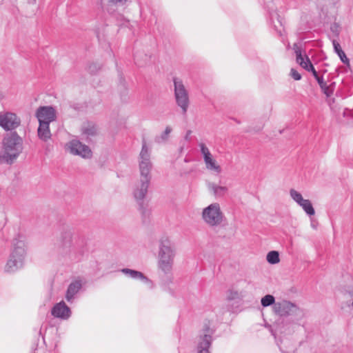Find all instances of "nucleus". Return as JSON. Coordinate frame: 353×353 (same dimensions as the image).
Returning a JSON list of instances; mask_svg holds the SVG:
<instances>
[{"label": "nucleus", "instance_id": "f257e3e1", "mask_svg": "<svg viewBox=\"0 0 353 353\" xmlns=\"http://www.w3.org/2000/svg\"><path fill=\"white\" fill-rule=\"evenodd\" d=\"M86 239L75 235L71 229L63 230L58 246V252L72 262L81 261L87 252Z\"/></svg>", "mask_w": 353, "mask_h": 353}, {"label": "nucleus", "instance_id": "f03ea898", "mask_svg": "<svg viewBox=\"0 0 353 353\" xmlns=\"http://www.w3.org/2000/svg\"><path fill=\"white\" fill-rule=\"evenodd\" d=\"M2 145L0 163L11 165L22 152L23 139L17 132H10L3 137Z\"/></svg>", "mask_w": 353, "mask_h": 353}, {"label": "nucleus", "instance_id": "7ed1b4c3", "mask_svg": "<svg viewBox=\"0 0 353 353\" xmlns=\"http://www.w3.org/2000/svg\"><path fill=\"white\" fill-rule=\"evenodd\" d=\"M294 49L296 54V62L305 70L312 72V76L321 88L322 92L325 94L326 97H330L334 91L336 83L334 81H330V83L327 84V82L324 80L323 77L319 75L309 57L305 54L303 55L301 48L295 44Z\"/></svg>", "mask_w": 353, "mask_h": 353}, {"label": "nucleus", "instance_id": "20e7f679", "mask_svg": "<svg viewBox=\"0 0 353 353\" xmlns=\"http://www.w3.org/2000/svg\"><path fill=\"white\" fill-rule=\"evenodd\" d=\"M150 179L145 177L140 179L135 183L132 195L136 201L139 210L141 214L143 223L146 224L150 222V210L148 209V203L145 201V196L148 193V188L150 183Z\"/></svg>", "mask_w": 353, "mask_h": 353}, {"label": "nucleus", "instance_id": "39448f33", "mask_svg": "<svg viewBox=\"0 0 353 353\" xmlns=\"http://www.w3.org/2000/svg\"><path fill=\"white\" fill-rule=\"evenodd\" d=\"M158 267L165 274H171L175 256V250L170 240L163 236L159 240Z\"/></svg>", "mask_w": 353, "mask_h": 353}, {"label": "nucleus", "instance_id": "423d86ee", "mask_svg": "<svg viewBox=\"0 0 353 353\" xmlns=\"http://www.w3.org/2000/svg\"><path fill=\"white\" fill-rule=\"evenodd\" d=\"M14 249L5 267L7 272H14L23 267L26 250L25 243L17 239L13 240Z\"/></svg>", "mask_w": 353, "mask_h": 353}, {"label": "nucleus", "instance_id": "0eeeda50", "mask_svg": "<svg viewBox=\"0 0 353 353\" xmlns=\"http://www.w3.org/2000/svg\"><path fill=\"white\" fill-rule=\"evenodd\" d=\"M214 332L215 330L210 327V321H205L195 339V347L192 353H211L210 349Z\"/></svg>", "mask_w": 353, "mask_h": 353}, {"label": "nucleus", "instance_id": "6e6552de", "mask_svg": "<svg viewBox=\"0 0 353 353\" xmlns=\"http://www.w3.org/2000/svg\"><path fill=\"white\" fill-rule=\"evenodd\" d=\"M224 215L218 203H213L203 209L202 219L210 226H218L223 221Z\"/></svg>", "mask_w": 353, "mask_h": 353}, {"label": "nucleus", "instance_id": "1a4fd4ad", "mask_svg": "<svg viewBox=\"0 0 353 353\" xmlns=\"http://www.w3.org/2000/svg\"><path fill=\"white\" fill-rule=\"evenodd\" d=\"M173 83L176 103L181 109L182 113L185 114L190 103L188 92L181 79L174 77L173 78Z\"/></svg>", "mask_w": 353, "mask_h": 353}, {"label": "nucleus", "instance_id": "9d476101", "mask_svg": "<svg viewBox=\"0 0 353 353\" xmlns=\"http://www.w3.org/2000/svg\"><path fill=\"white\" fill-rule=\"evenodd\" d=\"M139 170L140 178L145 177L151 180L150 170L152 169V163L150 161V152L147 145L145 139L142 141V148L139 154Z\"/></svg>", "mask_w": 353, "mask_h": 353}, {"label": "nucleus", "instance_id": "9b49d317", "mask_svg": "<svg viewBox=\"0 0 353 353\" xmlns=\"http://www.w3.org/2000/svg\"><path fill=\"white\" fill-rule=\"evenodd\" d=\"M21 124L20 118L11 112L0 113V127L6 131L14 132Z\"/></svg>", "mask_w": 353, "mask_h": 353}, {"label": "nucleus", "instance_id": "f8f14e48", "mask_svg": "<svg viewBox=\"0 0 353 353\" xmlns=\"http://www.w3.org/2000/svg\"><path fill=\"white\" fill-rule=\"evenodd\" d=\"M265 8L269 14V21L273 26L274 30L281 35L282 34V19L276 12V9L273 1L265 3Z\"/></svg>", "mask_w": 353, "mask_h": 353}, {"label": "nucleus", "instance_id": "ddd939ff", "mask_svg": "<svg viewBox=\"0 0 353 353\" xmlns=\"http://www.w3.org/2000/svg\"><path fill=\"white\" fill-rule=\"evenodd\" d=\"M69 148L70 153L73 154L79 155L83 158H89L92 156L90 148L78 140H72L69 143Z\"/></svg>", "mask_w": 353, "mask_h": 353}, {"label": "nucleus", "instance_id": "4468645a", "mask_svg": "<svg viewBox=\"0 0 353 353\" xmlns=\"http://www.w3.org/2000/svg\"><path fill=\"white\" fill-rule=\"evenodd\" d=\"M51 314L55 317L62 320H68L72 314L70 308L61 301L56 304L51 309Z\"/></svg>", "mask_w": 353, "mask_h": 353}, {"label": "nucleus", "instance_id": "2eb2a0df", "mask_svg": "<svg viewBox=\"0 0 353 353\" xmlns=\"http://www.w3.org/2000/svg\"><path fill=\"white\" fill-rule=\"evenodd\" d=\"M36 117L39 123L47 122L50 123L56 119V113L52 106H41L37 109Z\"/></svg>", "mask_w": 353, "mask_h": 353}, {"label": "nucleus", "instance_id": "dca6fc26", "mask_svg": "<svg viewBox=\"0 0 353 353\" xmlns=\"http://www.w3.org/2000/svg\"><path fill=\"white\" fill-rule=\"evenodd\" d=\"M82 288V282L79 279H77L74 281H72L66 290V293L65 295V300L69 303H72L74 299L77 298L78 293Z\"/></svg>", "mask_w": 353, "mask_h": 353}, {"label": "nucleus", "instance_id": "f3484780", "mask_svg": "<svg viewBox=\"0 0 353 353\" xmlns=\"http://www.w3.org/2000/svg\"><path fill=\"white\" fill-rule=\"evenodd\" d=\"M121 271L128 277L137 280H141L143 283L148 285V288L152 289L154 288L153 282L150 279L146 277L142 272L129 268H123Z\"/></svg>", "mask_w": 353, "mask_h": 353}, {"label": "nucleus", "instance_id": "a211bd4d", "mask_svg": "<svg viewBox=\"0 0 353 353\" xmlns=\"http://www.w3.org/2000/svg\"><path fill=\"white\" fill-rule=\"evenodd\" d=\"M37 135L42 141L47 142L51 139V132L50 130V123L47 122L39 123L37 129Z\"/></svg>", "mask_w": 353, "mask_h": 353}, {"label": "nucleus", "instance_id": "6ab92c4d", "mask_svg": "<svg viewBox=\"0 0 353 353\" xmlns=\"http://www.w3.org/2000/svg\"><path fill=\"white\" fill-rule=\"evenodd\" d=\"M334 52L340 58L342 63L346 65L348 68L350 67V59L347 57L345 52L342 50L341 45L335 40L332 41Z\"/></svg>", "mask_w": 353, "mask_h": 353}, {"label": "nucleus", "instance_id": "aec40b11", "mask_svg": "<svg viewBox=\"0 0 353 353\" xmlns=\"http://www.w3.org/2000/svg\"><path fill=\"white\" fill-rule=\"evenodd\" d=\"M208 188L216 197L223 196L228 192L227 187L218 185L214 183H210Z\"/></svg>", "mask_w": 353, "mask_h": 353}, {"label": "nucleus", "instance_id": "412c9836", "mask_svg": "<svg viewBox=\"0 0 353 353\" xmlns=\"http://www.w3.org/2000/svg\"><path fill=\"white\" fill-rule=\"evenodd\" d=\"M149 59L150 57H148L146 54L137 52L134 54V63L139 67L143 66L148 63Z\"/></svg>", "mask_w": 353, "mask_h": 353}, {"label": "nucleus", "instance_id": "4be33fe9", "mask_svg": "<svg viewBox=\"0 0 353 353\" xmlns=\"http://www.w3.org/2000/svg\"><path fill=\"white\" fill-rule=\"evenodd\" d=\"M203 161L208 170H213L216 173H220L221 172V167L216 164V161L212 158V156L204 159Z\"/></svg>", "mask_w": 353, "mask_h": 353}, {"label": "nucleus", "instance_id": "5701e85b", "mask_svg": "<svg viewBox=\"0 0 353 353\" xmlns=\"http://www.w3.org/2000/svg\"><path fill=\"white\" fill-rule=\"evenodd\" d=\"M304 212L310 216L314 215L315 210L312 202L309 199H304L299 205Z\"/></svg>", "mask_w": 353, "mask_h": 353}, {"label": "nucleus", "instance_id": "b1692460", "mask_svg": "<svg viewBox=\"0 0 353 353\" xmlns=\"http://www.w3.org/2000/svg\"><path fill=\"white\" fill-rule=\"evenodd\" d=\"M127 1L128 0H108V12L110 14H113L114 11V9L112 8L113 6L117 8L123 7L125 5Z\"/></svg>", "mask_w": 353, "mask_h": 353}, {"label": "nucleus", "instance_id": "393cba45", "mask_svg": "<svg viewBox=\"0 0 353 353\" xmlns=\"http://www.w3.org/2000/svg\"><path fill=\"white\" fill-rule=\"evenodd\" d=\"M266 260L270 264H276L280 261L279 253L278 251L272 250L268 253Z\"/></svg>", "mask_w": 353, "mask_h": 353}, {"label": "nucleus", "instance_id": "a878e982", "mask_svg": "<svg viewBox=\"0 0 353 353\" xmlns=\"http://www.w3.org/2000/svg\"><path fill=\"white\" fill-rule=\"evenodd\" d=\"M275 303V298L272 294H267L261 298V303L264 307L272 305Z\"/></svg>", "mask_w": 353, "mask_h": 353}, {"label": "nucleus", "instance_id": "bb28decb", "mask_svg": "<svg viewBox=\"0 0 353 353\" xmlns=\"http://www.w3.org/2000/svg\"><path fill=\"white\" fill-rule=\"evenodd\" d=\"M290 194L291 198L298 204L303 201L304 199L303 198L301 194L298 191L291 189L290 190Z\"/></svg>", "mask_w": 353, "mask_h": 353}, {"label": "nucleus", "instance_id": "cd10ccee", "mask_svg": "<svg viewBox=\"0 0 353 353\" xmlns=\"http://www.w3.org/2000/svg\"><path fill=\"white\" fill-rule=\"evenodd\" d=\"M343 117L347 120V124L353 126V110L345 108L343 111Z\"/></svg>", "mask_w": 353, "mask_h": 353}, {"label": "nucleus", "instance_id": "c85d7f7f", "mask_svg": "<svg viewBox=\"0 0 353 353\" xmlns=\"http://www.w3.org/2000/svg\"><path fill=\"white\" fill-rule=\"evenodd\" d=\"M199 146L200 148V151H201V154L203 155V160L211 157L212 154L209 150V149L208 148V147L205 145V143H200L199 144Z\"/></svg>", "mask_w": 353, "mask_h": 353}, {"label": "nucleus", "instance_id": "c756f323", "mask_svg": "<svg viewBox=\"0 0 353 353\" xmlns=\"http://www.w3.org/2000/svg\"><path fill=\"white\" fill-rule=\"evenodd\" d=\"M241 298V295L237 290L234 289L229 290L228 292L227 299L229 301L236 300Z\"/></svg>", "mask_w": 353, "mask_h": 353}, {"label": "nucleus", "instance_id": "7c9ffc66", "mask_svg": "<svg viewBox=\"0 0 353 353\" xmlns=\"http://www.w3.org/2000/svg\"><path fill=\"white\" fill-rule=\"evenodd\" d=\"M171 131H172V129L170 127H169V126L166 127L165 131L163 132L161 136L160 137H157L156 139V141L158 143H161V141H166L168 139V137L169 134L171 132Z\"/></svg>", "mask_w": 353, "mask_h": 353}, {"label": "nucleus", "instance_id": "2f4dec72", "mask_svg": "<svg viewBox=\"0 0 353 353\" xmlns=\"http://www.w3.org/2000/svg\"><path fill=\"white\" fill-rule=\"evenodd\" d=\"M83 132L88 136H94L97 132V129L94 125H88L83 128Z\"/></svg>", "mask_w": 353, "mask_h": 353}, {"label": "nucleus", "instance_id": "473e14b6", "mask_svg": "<svg viewBox=\"0 0 353 353\" xmlns=\"http://www.w3.org/2000/svg\"><path fill=\"white\" fill-rule=\"evenodd\" d=\"M100 69V65L96 63H92L88 66V71L91 74H94Z\"/></svg>", "mask_w": 353, "mask_h": 353}, {"label": "nucleus", "instance_id": "72a5a7b5", "mask_svg": "<svg viewBox=\"0 0 353 353\" xmlns=\"http://www.w3.org/2000/svg\"><path fill=\"white\" fill-rule=\"evenodd\" d=\"M290 75L296 81L301 79V74L295 69H291Z\"/></svg>", "mask_w": 353, "mask_h": 353}, {"label": "nucleus", "instance_id": "f704fd0d", "mask_svg": "<svg viewBox=\"0 0 353 353\" xmlns=\"http://www.w3.org/2000/svg\"><path fill=\"white\" fill-rule=\"evenodd\" d=\"M117 24L120 27L127 26L129 24V21L126 20L122 15H119Z\"/></svg>", "mask_w": 353, "mask_h": 353}, {"label": "nucleus", "instance_id": "c9c22d12", "mask_svg": "<svg viewBox=\"0 0 353 353\" xmlns=\"http://www.w3.org/2000/svg\"><path fill=\"white\" fill-rule=\"evenodd\" d=\"M191 132H191V130H188V131H187L186 134H185V139L186 140H188V139H189V137H190V135L191 134Z\"/></svg>", "mask_w": 353, "mask_h": 353}, {"label": "nucleus", "instance_id": "e433bc0d", "mask_svg": "<svg viewBox=\"0 0 353 353\" xmlns=\"http://www.w3.org/2000/svg\"><path fill=\"white\" fill-rule=\"evenodd\" d=\"M119 81H120L121 84H122L123 86H125V84H124L125 80L121 76H120V77H119Z\"/></svg>", "mask_w": 353, "mask_h": 353}, {"label": "nucleus", "instance_id": "4c0bfd02", "mask_svg": "<svg viewBox=\"0 0 353 353\" xmlns=\"http://www.w3.org/2000/svg\"><path fill=\"white\" fill-rule=\"evenodd\" d=\"M337 28H338V26H336V24H334V26L331 27V30L332 32H336Z\"/></svg>", "mask_w": 353, "mask_h": 353}, {"label": "nucleus", "instance_id": "58836bf2", "mask_svg": "<svg viewBox=\"0 0 353 353\" xmlns=\"http://www.w3.org/2000/svg\"><path fill=\"white\" fill-rule=\"evenodd\" d=\"M279 349H280V350L281 351L282 353H289L288 352H285V351L283 350L281 347H279Z\"/></svg>", "mask_w": 353, "mask_h": 353}, {"label": "nucleus", "instance_id": "ea45409f", "mask_svg": "<svg viewBox=\"0 0 353 353\" xmlns=\"http://www.w3.org/2000/svg\"><path fill=\"white\" fill-rule=\"evenodd\" d=\"M3 97V94L2 92H0V99H1Z\"/></svg>", "mask_w": 353, "mask_h": 353}, {"label": "nucleus", "instance_id": "a19ab883", "mask_svg": "<svg viewBox=\"0 0 353 353\" xmlns=\"http://www.w3.org/2000/svg\"><path fill=\"white\" fill-rule=\"evenodd\" d=\"M39 334H41V328L39 330Z\"/></svg>", "mask_w": 353, "mask_h": 353}, {"label": "nucleus", "instance_id": "79ce46f5", "mask_svg": "<svg viewBox=\"0 0 353 353\" xmlns=\"http://www.w3.org/2000/svg\"><path fill=\"white\" fill-rule=\"evenodd\" d=\"M28 1H30L31 0H28ZM32 1H33V2H35V1H36V0H32Z\"/></svg>", "mask_w": 353, "mask_h": 353}]
</instances>
